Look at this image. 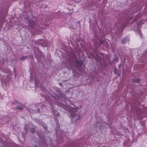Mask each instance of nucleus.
Here are the masks:
<instances>
[{
	"instance_id": "2",
	"label": "nucleus",
	"mask_w": 147,
	"mask_h": 147,
	"mask_svg": "<svg viewBox=\"0 0 147 147\" xmlns=\"http://www.w3.org/2000/svg\"><path fill=\"white\" fill-rule=\"evenodd\" d=\"M34 22L33 21H27V22L26 23V24H27L26 25V26H28V27H32L34 26Z\"/></svg>"
},
{
	"instance_id": "3",
	"label": "nucleus",
	"mask_w": 147,
	"mask_h": 147,
	"mask_svg": "<svg viewBox=\"0 0 147 147\" xmlns=\"http://www.w3.org/2000/svg\"><path fill=\"white\" fill-rule=\"evenodd\" d=\"M52 113L55 116H58L59 115L58 112L57 111H55L54 112H53Z\"/></svg>"
},
{
	"instance_id": "9",
	"label": "nucleus",
	"mask_w": 147,
	"mask_h": 147,
	"mask_svg": "<svg viewBox=\"0 0 147 147\" xmlns=\"http://www.w3.org/2000/svg\"><path fill=\"white\" fill-rule=\"evenodd\" d=\"M59 84L61 86H62V84L61 83H59Z\"/></svg>"
},
{
	"instance_id": "4",
	"label": "nucleus",
	"mask_w": 147,
	"mask_h": 147,
	"mask_svg": "<svg viewBox=\"0 0 147 147\" xmlns=\"http://www.w3.org/2000/svg\"><path fill=\"white\" fill-rule=\"evenodd\" d=\"M121 41L123 44H125L126 42V39L125 38L124 39Z\"/></svg>"
},
{
	"instance_id": "5",
	"label": "nucleus",
	"mask_w": 147,
	"mask_h": 147,
	"mask_svg": "<svg viewBox=\"0 0 147 147\" xmlns=\"http://www.w3.org/2000/svg\"><path fill=\"white\" fill-rule=\"evenodd\" d=\"M117 68H115L114 69V73L116 74H117Z\"/></svg>"
},
{
	"instance_id": "6",
	"label": "nucleus",
	"mask_w": 147,
	"mask_h": 147,
	"mask_svg": "<svg viewBox=\"0 0 147 147\" xmlns=\"http://www.w3.org/2000/svg\"><path fill=\"white\" fill-rule=\"evenodd\" d=\"M34 129H35L34 128H32V129L30 130L31 132L32 133H34Z\"/></svg>"
},
{
	"instance_id": "7",
	"label": "nucleus",
	"mask_w": 147,
	"mask_h": 147,
	"mask_svg": "<svg viewBox=\"0 0 147 147\" xmlns=\"http://www.w3.org/2000/svg\"><path fill=\"white\" fill-rule=\"evenodd\" d=\"M137 32L139 35L141 34V31L140 30H137Z\"/></svg>"
},
{
	"instance_id": "1",
	"label": "nucleus",
	"mask_w": 147,
	"mask_h": 147,
	"mask_svg": "<svg viewBox=\"0 0 147 147\" xmlns=\"http://www.w3.org/2000/svg\"><path fill=\"white\" fill-rule=\"evenodd\" d=\"M69 107V109H70V110L69 111V113L70 114V116L72 117H75V112L76 111V109H78L79 108L78 107H76L74 108L72 107L71 109L70 107Z\"/></svg>"
},
{
	"instance_id": "10",
	"label": "nucleus",
	"mask_w": 147,
	"mask_h": 147,
	"mask_svg": "<svg viewBox=\"0 0 147 147\" xmlns=\"http://www.w3.org/2000/svg\"><path fill=\"white\" fill-rule=\"evenodd\" d=\"M80 108H81V106H80Z\"/></svg>"
},
{
	"instance_id": "8",
	"label": "nucleus",
	"mask_w": 147,
	"mask_h": 147,
	"mask_svg": "<svg viewBox=\"0 0 147 147\" xmlns=\"http://www.w3.org/2000/svg\"><path fill=\"white\" fill-rule=\"evenodd\" d=\"M17 108L19 109H22V107H18L17 106Z\"/></svg>"
}]
</instances>
